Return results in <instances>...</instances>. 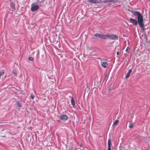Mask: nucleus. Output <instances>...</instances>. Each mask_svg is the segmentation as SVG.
Here are the masks:
<instances>
[{"label": "nucleus", "instance_id": "nucleus-8", "mask_svg": "<svg viewBox=\"0 0 150 150\" xmlns=\"http://www.w3.org/2000/svg\"><path fill=\"white\" fill-rule=\"evenodd\" d=\"M70 97H71V103L73 106V107L74 108V107L75 105V101L73 99V98L72 97H70Z\"/></svg>", "mask_w": 150, "mask_h": 150}, {"label": "nucleus", "instance_id": "nucleus-2", "mask_svg": "<svg viewBox=\"0 0 150 150\" xmlns=\"http://www.w3.org/2000/svg\"><path fill=\"white\" fill-rule=\"evenodd\" d=\"M109 38L112 40H117L118 39V37L117 35L113 34H108L106 35V39Z\"/></svg>", "mask_w": 150, "mask_h": 150}, {"label": "nucleus", "instance_id": "nucleus-15", "mask_svg": "<svg viewBox=\"0 0 150 150\" xmlns=\"http://www.w3.org/2000/svg\"><path fill=\"white\" fill-rule=\"evenodd\" d=\"M30 97L32 99H33L35 97V96L33 93H31L30 95Z\"/></svg>", "mask_w": 150, "mask_h": 150}, {"label": "nucleus", "instance_id": "nucleus-5", "mask_svg": "<svg viewBox=\"0 0 150 150\" xmlns=\"http://www.w3.org/2000/svg\"><path fill=\"white\" fill-rule=\"evenodd\" d=\"M39 6L38 5H33L32 6L31 9L32 11H34L38 10L39 8Z\"/></svg>", "mask_w": 150, "mask_h": 150}, {"label": "nucleus", "instance_id": "nucleus-21", "mask_svg": "<svg viewBox=\"0 0 150 150\" xmlns=\"http://www.w3.org/2000/svg\"><path fill=\"white\" fill-rule=\"evenodd\" d=\"M12 7L14 9V4H13V6H12Z\"/></svg>", "mask_w": 150, "mask_h": 150}, {"label": "nucleus", "instance_id": "nucleus-19", "mask_svg": "<svg viewBox=\"0 0 150 150\" xmlns=\"http://www.w3.org/2000/svg\"><path fill=\"white\" fill-rule=\"evenodd\" d=\"M11 6H13V4H14L13 3V2H12V1H11Z\"/></svg>", "mask_w": 150, "mask_h": 150}, {"label": "nucleus", "instance_id": "nucleus-3", "mask_svg": "<svg viewBox=\"0 0 150 150\" xmlns=\"http://www.w3.org/2000/svg\"><path fill=\"white\" fill-rule=\"evenodd\" d=\"M106 35H103L99 33H97L94 34V36L96 37L105 39H106Z\"/></svg>", "mask_w": 150, "mask_h": 150}, {"label": "nucleus", "instance_id": "nucleus-18", "mask_svg": "<svg viewBox=\"0 0 150 150\" xmlns=\"http://www.w3.org/2000/svg\"><path fill=\"white\" fill-rule=\"evenodd\" d=\"M103 3H107L108 2V1H107V0H104L103 1Z\"/></svg>", "mask_w": 150, "mask_h": 150}, {"label": "nucleus", "instance_id": "nucleus-10", "mask_svg": "<svg viewBox=\"0 0 150 150\" xmlns=\"http://www.w3.org/2000/svg\"><path fill=\"white\" fill-rule=\"evenodd\" d=\"M132 71V69H130L129 70L128 72H127L126 75L125 76L126 79H127L129 77Z\"/></svg>", "mask_w": 150, "mask_h": 150}, {"label": "nucleus", "instance_id": "nucleus-13", "mask_svg": "<svg viewBox=\"0 0 150 150\" xmlns=\"http://www.w3.org/2000/svg\"><path fill=\"white\" fill-rule=\"evenodd\" d=\"M28 59L31 61H33L34 59V58L32 57H30L28 58Z\"/></svg>", "mask_w": 150, "mask_h": 150}, {"label": "nucleus", "instance_id": "nucleus-7", "mask_svg": "<svg viewBox=\"0 0 150 150\" xmlns=\"http://www.w3.org/2000/svg\"><path fill=\"white\" fill-rule=\"evenodd\" d=\"M111 140L110 139H109L108 141V150H111Z\"/></svg>", "mask_w": 150, "mask_h": 150}, {"label": "nucleus", "instance_id": "nucleus-6", "mask_svg": "<svg viewBox=\"0 0 150 150\" xmlns=\"http://www.w3.org/2000/svg\"><path fill=\"white\" fill-rule=\"evenodd\" d=\"M60 119L63 120H66L68 119V117L66 115H62L60 116Z\"/></svg>", "mask_w": 150, "mask_h": 150}, {"label": "nucleus", "instance_id": "nucleus-4", "mask_svg": "<svg viewBox=\"0 0 150 150\" xmlns=\"http://www.w3.org/2000/svg\"><path fill=\"white\" fill-rule=\"evenodd\" d=\"M88 1L91 3L99 4L101 3V1L97 0H88Z\"/></svg>", "mask_w": 150, "mask_h": 150}, {"label": "nucleus", "instance_id": "nucleus-9", "mask_svg": "<svg viewBox=\"0 0 150 150\" xmlns=\"http://www.w3.org/2000/svg\"><path fill=\"white\" fill-rule=\"evenodd\" d=\"M108 65V64L106 62H103L102 63V66L104 68H106L107 67Z\"/></svg>", "mask_w": 150, "mask_h": 150}, {"label": "nucleus", "instance_id": "nucleus-17", "mask_svg": "<svg viewBox=\"0 0 150 150\" xmlns=\"http://www.w3.org/2000/svg\"><path fill=\"white\" fill-rule=\"evenodd\" d=\"M18 107H22V105L19 102H18Z\"/></svg>", "mask_w": 150, "mask_h": 150}, {"label": "nucleus", "instance_id": "nucleus-14", "mask_svg": "<svg viewBox=\"0 0 150 150\" xmlns=\"http://www.w3.org/2000/svg\"><path fill=\"white\" fill-rule=\"evenodd\" d=\"M118 122L119 121L118 120H115V122H114L113 125H117L118 124Z\"/></svg>", "mask_w": 150, "mask_h": 150}, {"label": "nucleus", "instance_id": "nucleus-1", "mask_svg": "<svg viewBox=\"0 0 150 150\" xmlns=\"http://www.w3.org/2000/svg\"><path fill=\"white\" fill-rule=\"evenodd\" d=\"M132 13L135 16H137V20L132 18H130V21L131 23L134 25H136L137 24V22L143 30H144V20L142 15L139 11H132Z\"/></svg>", "mask_w": 150, "mask_h": 150}, {"label": "nucleus", "instance_id": "nucleus-16", "mask_svg": "<svg viewBox=\"0 0 150 150\" xmlns=\"http://www.w3.org/2000/svg\"><path fill=\"white\" fill-rule=\"evenodd\" d=\"M12 72L13 74H14L15 75L17 74V72L16 70H13V71Z\"/></svg>", "mask_w": 150, "mask_h": 150}, {"label": "nucleus", "instance_id": "nucleus-22", "mask_svg": "<svg viewBox=\"0 0 150 150\" xmlns=\"http://www.w3.org/2000/svg\"><path fill=\"white\" fill-rule=\"evenodd\" d=\"M117 55H118L119 54V52H117Z\"/></svg>", "mask_w": 150, "mask_h": 150}, {"label": "nucleus", "instance_id": "nucleus-11", "mask_svg": "<svg viewBox=\"0 0 150 150\" xmlns=\"http://www.w3.org/2000/svg\"><path fill=\"white\" fill-rule=\"evenodd\" d=\"M129 126L130 128H132L133 127V124L132 122H130L129 124Z\"/></svg>", "mask_w": 150, "mask_h": 150}, {"label": "nucleus", "instance_id": "nucleus-12", "mask_svg": "<svg viewBox=\"0 0 150 150\" xmlns=\"http://www.w3.org/2000/svg\"><path fill=\"white\" fill-rule=\"evenodd\" d=\"M108 2H113V3H115L117 2V0H107Z\"/></svg>", "mask_w": 150, "mask_h": 150}, {"label": "nucleus", "instance_id": "nucleus-20", "mask_svg": "<svg viewBox=\"0 0 150 150\" xmlns=\"http://www.w3.org/2000/svg\"><path fill=\"white\" fill-rule=\"evenodd\" d=\"M128 47H127L126 48V50H125V51H126V52H127V51H128Z\"/></svg>", "mask_w": 150, "mask_h": 150}]
</instances>
